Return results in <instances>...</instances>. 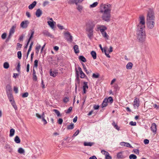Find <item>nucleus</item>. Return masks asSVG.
<instances>
[{"label": "nucleus", "instance_id": "1", "mask_svg": "<svg viewBox=\"0 0 159 159\" xmlns=\"http://www.w3.org/2000/svg\"><path fill=\"white\" fill-rule=\"evenodd\" d=\"M145 24L144 17L143 16H141L139 17V22L137 28V38L141 42H144L146 39V34L144 30Z\"/></svg>", "mask_w": 159, "mask_h": 159}, {"label": "nucleus", "instance_id": "2", "mask_svg": "<svg viewBox=\"0 0 159 159\" xmlns=\"http://www.w3.org/2000/svg\"><path fill=\"white\" fill-rule=\"evenodd\" d=\"M155 16L154 11L150 9L148 11L146 23L148 27L150 29H152L155 24Z\"/></svg>", "mask_w": 159, "mask_h": 159}, {"label": "nucleus", "instance_id": "3", "mask_svg": "<svg viewBox=\"0 0 159 159\" xmlns=\"http://www.w3.org/2000/svg\"><path fill=\"white\" fill-rule=\"evenodd\" d=\"M111 5L110 4H102L100 6V12L101 13L111 12Z\"/></svg>", "mask_w": 159, "mask_h": 159}, {"label": "nucleus", "instance_id": "4", "mask_svg": "<svg viewBox=\"0 0 159 159\" xmlns=\"http://www.w3.org/2000/svg\"><path fill=\"white\" fill-rule=\"evenodd\" d=\"M102 13L101 18L102 19L107 22H109L110 21L111 17V12H104Z\"/></svg>", "mask_w": 159, "mask_h": 159}, {"label": "nucleus", "instance_id": "5", "mask_svg": "<svg viewBox=\"0 0 159 159\" xmlns=\"http://www.w3.org/2000/svg\"><path fill=\"white\" fill-rule=\"evenodd\" d=\"M64 35L66 38V39L67 41L69 42H71L73 41V37L71 35L70 33L69 32H66L64 33Z\"/></svg>", "mask_w": 159, "mask_h": 159}, {"label": "nucleus", "instance_id": "6", "mask_svg": "<svg viewBox=\"0 0 159 159\" xmlns=\"http://www.w3.org/2000/svg\"><path fill=\"white\" fill-rule=\"evenodd\" d=\"M29 23L28 20H25L22 21L20 24V27L23 29L26 28Z\"/></svg>", "mask_w": 159, "mask_h": 159}, {"label": "nucleus", "instance_id": "7", "mask_svg": "<svg viewBox=\"0 0 159 159\" xmlns=\"http://www.w3.org/2000/svg\"><path fill=\"white\" fill-rule=\"evenodd\" d=\"M151 129L154 134H155L157 131V125L155 123H153L152 124Z\"/></svg>", "mask_w": 159, "mask_h": 159}, {"label": "nucleus", "instance_id": "8", "mask_svg": "<svg viewBox=\"0 0 159 159\" xmlns=\"http://www.w3.org/2000/svg\"><path fill=\"white\" fill-rule=\"evenodd\" d=\"M16 25H14L10 29L9 33V37L10 38L11 36L14 34L15 32V29L16 28Z\"/></svg>", "mask_w": 159, "mask_h": 159}, {"label": "nucleus", "instance_id": "9", "mask_svg": "<svg viewBox=\"0 0 159 159\" xmlns=\"http://www.w3.org/2000/svg\"><path fill=\"white\" fill-rule=\"evenodd\" d=\"M123 151L118 152L116 155L118 159H123L126 157V156L123 155Z\"/></svg>", "mask_w": 159, "mask_h": 159}, {"label": "nucleus", "instance_id": "10", "mask_svg": "<svg viewBox=\"0 0 159 159\" xmlns=\"http://www.w3.org/2000/svg\"><path fill=\"white\" fill-rule=\"evenodd\" d=\"M43 34L46 36L49 37L51 38H54V36L50 33L48 31L45 30L43 31Z\"/></svg>", "mask_w": 159, "mask_h": 159}, {"label": "nucleus", "instance_id": "11", "mask_svg": "<svg viewBox=\"0 0 159 159\" xmlns=\"http://www.w3.org/2000/svg\"><path fill=\"white\" fill-rule=\"evenodd\" d=\"M94 26L92 25H89L86 28V31L87 33L93 32V29Z\"/></svg>", "mask_w": 159, "mask_h": 159}, {"label": "nucleus", "instance_id": "12", "mask_svg": "<svg viewBox=\"0 0 159 159\" xmlns=\"http://www.w3.org/2000/svg\"><path fill=\"white\" fill-rule=\"evenodd\" d=\"M134 107H138L139 105V98H135L134 100Z\"/></svg>", "mask_w": 159, "mask_h": 159}, {"label": "nucleus", "instance_id": "13", "mask_svg": "<svg viewBox=\"0 0 159 159\" xmlns=\"http://www.w3.org/2000/svg\"><path fill=\"white\" fill-rule=\"evenodd\" d=\"M83 0H70L69 3L70 4L75 3L77 4L78 3H80L82 2Z\"/></svg>", "mask_w": 159, "mask_h": 159}, {"label": "nucleus", "instance_id": "14", "mask_svg": "<svg viewBox=\"0 0 159 159\" xmlns=\"http://www.w3.org/2000/svg\"><path fill=\"white\" fill-rule=\"evenodd\" d=\"M58 74V72L56 71H52V70H50V75L54 77H55Z\"/></svg>", "mask_w": 159, "mask_h": 159}, {"label": "nucleus", "instance_id": "15", "mask_svg": "<svg viewBox=\"0 0 159 159\" xmlns=\"http://www.w3.org/2000/svg\"><path fill=\"white\" fill-rule=\"evenodd\" d=\"M42 14V11L39 9H38L35 12L36 16L38 17H39Z\"/></svg>", "mask_w": 159, "mask_h": 159}, {"label": "nucleus", "instance_id": "16", "mask_svg": "<svg viewBox=\"0 0 159 159\" xmlns=\"http://www.w3.org/2000/svg\"><path fill=\"white\" fill-rule=\"evenodd\" d=\"M5 148L9 152H11L12 151V149L11 148L10 145L8 144H6Z\"/></svg>", "mask_w": 159, "mask_h": 159}, {"label": "nucleus", "instance_id": "17", "mask_svg": "<svg viewBox=\"0 0 159 159\" xmlns=\"http://www.w3.org/2000/svg\"><path fill=\"white\" fill-rule=\"evenodd\" d=\"M7 96L8 97V98L9 99V100L10 102H12L14 101L13 98V96L12 94L11 93H8L7 94Z\"/></svg>", "mask_w": 159, "mask_h": 159}, {"label": "nucleus", "instance_id": "18", "mask_svg": "<svg viewBox=\"0 0 159 159\" xmlns=\"http://www.w3.org/2000/svg\"><path fill=\"white\" fill-rule=\"evenodd\" d=\"M37 3V2L36 1H34L33 2V3L29 5L28 7V8L30 9H33L34 7L36 6Z\"/></svg>", "mask_w": 159, "mask_h": 159}, {"label": "nucleus", "instance_id": "19", "mask_svg": "<svg viewBox=\"0 0 159 159\" xmlns=\"http://www.w3.org/2000/svg\"><path fill=\"white\" fill-rule=\"evenodd\" d=\"M48 25L52 29H53L54 28V24H56V22L54 21H48Z\"/></svg>", "mask_w": 159, "mask_h": 159}, {"label": "nucleus", "instance_id": "20", "mask_svg": "<svg viewBox=\"0 0 159 159\" xmlns=\"http://www.w3.org/2000/svg\"><path fill=\"white\" fill-rule=\"evenodd\" d=\"M99 30L101 33H103L105 32V31L107 30V28L103 25H102L99 28Z\"/></svg>", "mask_w": 159, "mask_h": 159}, {"label": "nucleus", "instance_id": "21", "mask_svg": "<svg viewBox=\"0 0 159 159\" xmlns=\"http://www.w3.org/2000/svg\"><path fill=\"white\" fill-rule=\"evenodd\" d=\"M133 64L131 62H129L128 63L126 66V68L127 69L130 70L132 68Z\"/></svg>", "mask_w": 159, "mask_h": 159}, {"label": "nucleus", "instance_id": "22", "mask_svg": "<svg viewBox=\"0 0 159 159\" xmlns=\"http://www.w3.org/2000/svg\"><path fill=\"white\" fill-rule=\"evenodd\" d=\"M107 100H106V98H105L102 103V107H106L107 105Z\"/></svg>", "mask_w": 159, "mask_h": 159}, {"label": "nucleus", "instance_id": "23", "mask_svg": "<svg viewBox=\"0 0 159 159\" xmlns=\"http://www.w3.org/2000/svg\"><path fill=\"white\" fill-rule=\"evenodd\" d=\"M74 49L75 53H78L79 52L78 46L77 45H75L74 46Z\"/></svg>", "mask_w": 159, "mask_h": 159}, {"label": "nucleus", "instance_id": "24", "mask_svg": "<svg viewBox=\"0 0 159 159\" xmlns=\"http://www.w3.org/2000/svg\"><path fill=\"white\" fill-rule=\"evenodd\" d=\"M15 142L17 143H19L20 142V140L18 136H16L14 138Z\"/></svg>", "mask_w": 159, "mask_h": 159}, {"label": "nucleus", "instance_id": "25", "mask_svg": "<svg viewBox=\"0 0 159 159\" xmlns=\"http://www.w3.org/2000/svg\"><path fill=\"white\" fill-rule=\"evenodd\" d=\"M10 133L9 136L10 137L13 136L15 133V129H11L10 131Z\"/></svg>", "mask_w": 159, "mask_h": 159}, {"label": "nucleus", "instance_id": "26", "mask_svg": "<svg viewBox=\"0 0 159 159\" xmlns=\"http://www.w3.org/2000/svg\"><path fill=\"white\" fill-rule=\"evenodd\" d=\"M94 143L90 142H84V146H91Z\"/></svg>", "mask_w": 159, "mask_h": 159}, {"label": "nucleus", "instance_id": "27", "mask_svg": "<svg viewBox=\"0 0 159 159\" xmlns=\"http://www.w3.org/2000/svg\"><path fill=\"white\" fill-rule=\"evenodd\" d=\"M91 54L93 59H95L96 58V53L94 51H92L91 52Z\"/></svg>", "mask_w": 159, "mask_h": 159}, {"label": "nucleus", "instance_id": "28", "mask_svg": "<svg viewBox=\"0 0 159 159\" xmlns=\"http://www.w3.org/2000/svg\"><path fill=\"white\" fill-rule=\"evenodd\" d=\"M79 59L80 60L83 62H85L86 61L85 58L82 56H80L79 57Z\"/></svg>", "mask_w": 159, "mask_h": 159}, {"label": "nucleus", "instance_id": "29", "mask_svg": "<svg viewBox=\"0 0 159 159\" xmlns=\"http://www.w3.org/2000/svg\"><path fill=\"white\" fill-rule=\"evenodd\" d=\"M12 106L14 107L15 110H16L17 109V106L16 105V103L15 102V101H14L12 102H11Z\"/></svg>", "mask_w": 159, "mask_h": 159}, {"label": "nucleus", "instance_id": "30", "mask_svg": "<svg viewBox=\"0 0 159 159\" xmlns=\"http://www.w3.org/2000/svg\"><path fill=\"white\" fill-rule=\"evenodd\" d=\"M9 65L8 62H6L3 64V67L6 69L8 68L9 67Z\"/></svg>", "mask_w": 159, "mask_h": 159}, {"label": "nucleus", "instance_id": "31", "mask_svg": "<svg viewBox=\"0 0 159 159\" xmlns=\"http://www.w3.org/2000/svg\"><path fill=\"white\" fill-rule=\"evenodd\" d=\"M74 128V124L72 123L70 125H68L67 128L68 129H72Z\"/></svg>", "mask_w": 159, "mask_h": 159}, {"label": "nucleus", "instance_id": "32", "mask_svg": "<svg viewBox=\"0 0 159 159\" xmlns=\"http://www.w3.org/2000/svg\"><path fill=\"white\" fill-rule=\"evenodd\" d=\"M102 34L103 37L106 39H108L109 36L107 34V33L106 32H105L103 33H102Z\"/></svg>", "mask_w": 159, "mask_h": 159}, {"label": "nucleus", "instance_id": "33", "mask_svg": "<svg viewBox=\"0 0 159 159\" xmlns=\"http://www.w3.org/2000/svg\"><path fill=\"white\" fill-rule=\"evenodd\" d=\"M98 4V3L97 2H94L92 4L90 5L89 6L90 8H93L95 7Z\"/></svg>", "mask_w": 159, "mask_h": 159}, {"label": "nucleus", "instance_id": "34", "mask_svg": "<svg viewBox=\"0 0 159 159\" xmlns=\"http://www.w3.org/2000/svg\"><path fill=\"white\" fill-rule=\"evenodd\" d=\"M33 79L34 80H37V77L36 75V72L34 70V69H33Z\"/></svg>", "mask_w": 159, "mask_h": 159}, {"label": "nucleus", "instance_id": "35", "mask_svg": "<svg viewBox=\"0 0 159 159\" xmlns=\"http://www.w3.org/2000/svg\"><path fill=\"white\" fill-rule=\"evenodd\" d=\"M18 152L20 154H22L25 152L24 149L22 148H19L18 150Z\"/></svg>", "mask_w": 159, "mask_h": 159}, {"label": "nucleus", "instance_id": "36", "mask_svg": "<svg viewBox=\"0 0 159 159\" xmlns=\"http://www.w3.org/2000/svg\"><path fill=\"white\" fill-rule=\"evenodd\" d=\"M112 125L114 126V127L117 130H119V128L118 127L117 125L114 122H113L112 124Z\"/></svg>", "mask_w": 159, "mask_h": 159}, {"label": "nucleus", "instance_id": "37", "mask_svg": "<svg viewBox=\"0 0 159 159\" xmlns=\"http://www.w3.org/2000/svg\"><path fill=\"white\" fill-rule=\"evenodd\" d=\"M34 34V30H32L31 31V35L28 41H30L31 39L33 38Z\"/></svg>", "mask_w": 159, "mask_h": 159}, {"label": "nucleus", "instance_id": "38", "mask_svg": "<svg viewBox=\"0 0 159 159\" xmlns=\"http://www.w3.org/2000/svg\"><path fill=\"white\" fill-rule=\"evenodd\" d=\"M137 158V156L133 154H131L129 156V158L130 159H136Z\"/></svg>", "mask_w": 159, "mask_h": 159}, {"label": "nucleus", "instance_id": "39", "mask_svg": "<svg viewBox=\"0 0 159 159\" xmlns=\"http://www.w3.org/2000/svg\"><path fill=\"white\" fill-rule=\"evenodd\" d=\"M99 76V75L98 73L96 74L93 73V74L92 77L93 78H98Z\"/></svg>", "mask_w": 159, "mask_h": 159}, {"label": "nucleus", "instance_id": "40", "mask_svg": "<svg viewBox=\"0 0 159 159\" xmlns=\"http://www.w3.org/2000/svg\"><path fill=\"white\" fill-rule=\"evenodd\" d=\"M53 111L56 113L58 116H61L60 112L57 109L53 110Z\"/></svg>", "mask_w": 159, "mask_h": 159}, {"label": "nucleus", "instance_id": "41", "mask_svg": "<svg viewBox=\"0 0 159 159\" xmlns=\"http://www.w3.org/2000/svg\"><path fill=\"white\" fill-rule=\"evenodd\" d=\"M72 109V107H70L67 110L65 111V112L67 114L69 113L71 111Z\"/></svg>", "mask_w": 159, "mask_h": 159}, {"label": "nucleus", "instance_id": "42", "mask_svg": "<svg viewBox=\"0 0 159 159\" xmlns=\"http://www.w3.org/2000/svg\"><path fill=\"white\" fill-rule=\"evenodd\" d=\"M106 100H107V102H109L110 103H111L113 102V99L112 97H109L108 99L106 98Z\"/></svg>", "mask_w": 159, "mask_h": 159}, {"label": "nucleus", "instance_id": "43", "mask_svg": "<svg viewBox=\"0 0 159 159\" xmlns=\"http://www.w3.org/2000/svg\"><path fill=\"white\" fill-rule=\"evenodd\" d=\"M88 88V83L86 82H84L83 89H86Z\"/></svg>", "mask_w": 159, "mask_h": 159}, {"label": "nucleus", "instance_id": "44", "mask_svg": "<svg viewBox=\"0 0 159 159\" xmlns=\"http://www.w3.org/2000/svg\"><path fill=\"white\" fill-rule=\"evenodd\" d=\"M17 57H18V58L19 59H21V56H22V54H21V52L20 51L18 52L17 53Z\"/></svg>", "mask_w": 159, "mask_h": 159}, {"label": "nucleus", "instance_id": "45", "mask_svg": "<svg viewBox=\"0 0 159 159\" xmlns=\"http://www.w3.org/2000/svg\"><path fill=\"white\" fill-rule=\"evenodd\" d=\"M22 47V45L20 43H17V47L16 48L17 50H20Z\"/></svg>", "mask_w": 159, "mask_h": 159}, {"label": "nucleus", "instance_id": "46", "mask_svg": "<svg viewBox=\"0 0 159 159\" xmlns=\"http://www.w3.org/2000/svg\"><path fill=\"white\" fill-rule=\"evenodd\" d=\"M41 46L40 45H39L38 46H37L36 48H35V50H36V52L37 53H38L39 51V49L40 48Z\"/></svg>", "mask_w": 159, "mask_h": 159}, {"label": "nucleus", "instance_id": "47", "mask_svg": "<svg viewBox=\"0 0 159 159\" xmlns=\"http://www.w3.org/2000/svg\"><path fill=\"white\" fill-rule=\"evenodd\" d=\"M38 62L37 60H36L34 61V67L37 68L38 66Z\"/></svg>", "mask_w": 159, "mask_h": 159}, {"label": "nucleus", "instance_id": "48", "mask_svg": "<svg viewBox=\"0 0 159 159\" xmlns=\"http://www.w3.org/2000/svg\"><path fill=\"white\" fill-rule=\"evenodd\" d=\"M111 157L110 156L109 153H108L106 156H105V159H111Z\"/></svg>", "mask_w": 159, "mask_h": 159}, {"label": "nucleus", "instance_id": "49", "mask_svg": "<svg viewBox=\"0 0 159 159\" xmlns=\"http://www.w3.org/2000/svg\"><path fill=\"white\" fill-rule=\"evenodd\" d=\"M80 78H84L85 76V75L84 73L82 71L80 73Z\"/></svg>", "mask_w": 159, "mask_h": 159}, {"label": "nucleus", "instance_id": "50", "mask_svg": "<svg viewBox=\"0 0 159 159\" xmlns=\"http://www.w3.org/2000/svg\"><path fill=\"white\" fill-rule=\"evenodd\" d=\"M104 51L105 52V54L107 56V57L108 58L110 57V56L109 55V53L107 52L106 51V50L105 49H104Z\"/></svg>", "mask_w": 159, "mask_h": 159}, {"label": "nucleus", "instance_id": "51", "mask_svg": "<svg viewBox=\"0 0 159 159\" xmlns=\"http://www.w3.org/2000/svg\"><path fill=\"white\" fill-rule=\"evenodd\" d=\"M69 101V99L67 97H65L63 99V101L65 103H66L68 102Z\"/></svg>", "mask_w": 159, "mask_h": 159}, {"label": "nucleus", "instance_id": "52", "mask_svg": "<svg viewBox=\"0 0 159 159\" xmlns=\"http://www.w3.org/2000/svg\"><path fill=\"white\" fill-rule=\"evenodd\" d=\"M125 146L130 148H132V146L128 143H125Z\"/></svg>", "mask_w": 159, "mask_h": 159}, {"label": "nucleus", "instance_id": "53", "mask_svg": "<svg viewBox=\"0 0 159 159\" xmlns=\"http://www.w3.org/2000/svg\"><path fill=\"white\" fill-rule=\"evenodd\" d=\"M6 36H7L6 33H4L2 34V36H1L2 38V39H5L6 38Z\"/></svg>", "mask_w": 159, "mask_h": 159}, {"label": "nucleus", "instance_id": "54", "mask_svg": "<svg viewBox=\"0 0 159 159\" xmlns=\"http://www.w3.org/2000/svg\"><path fill=\"white\" fill-rule=\"evenodd\" d=\"M83 7L81 5H78L77 7V9L79 11H81L82 10Z\"/></svg>", "mask_w": 159, "mask_h": 159}, {"label": "nucleus", "instance_id": "55", "mask_svg": "<svg viewBox=\"0 0 159 159\" xmlns=\"http://www.w3.org/2000/svg\"><path fill=\"white\" fill-rule=\"evenodd\" d=\"M93 35V32L88 33V35L89 39H91Z\"/></svg>", "mask_w": 159, "mask_h": 159}, {"label": "nucleus", "instance_id": "56", "mask_svg": "<svg viewBox=\"0 0 159 159\" xmlns=\"http://www.w3.org/2000/svg\"><path fill=\"white\" fill-rule=\"evenodd\" d=\"M63 119L61 118H59L58 120V123L59 124L61 125V124L63 122Z\"/></svg>", "mask_w": 159, "mask_h": 159}, {"label": "nucleus", "instance_id": "57", "mask_svg": "<svg viewBox=\"0 0 159 159\" xmlns=\"http://www.w3.org/2000/svg\"><path fill=\"white\" fill-rule=\"evenodd\" d=\"M79 133V130L78 129L75 132V133L73 135L72 137H75L76 136H77Z\"/></svg>", "mask_w": 159, "mask_h": 159}, {"label": "nucleus", "instance_id": "58", "mask_svg": "<svg viewBox=\"0 0 159 159\" xmlns=\"http://www.w3.org/2000/svg\"><path fill=\"white\" fill-rule=\"evenodd\" d=\"M28 93L27 92H26L23 94L22 97L23 98L26 97L28 96Z\"/></svg>", "mask_w": 159, "mask_h": 159}, {"label": "nucleus", "instance_id": "59", "mask_svg": "<svg viewBox=\"0 0 159 159\" xmlns=\"http://www.w3.org/2000/svg\"><path fill=\"white\" fill-rule=\"evenodd\" d=\"M101 152L103 154L105 155V156H106L108 153V152H107L106 151L104 150H102L101 151Z\"/></svg>", "mask_w": 159, "mask_h": 159}, {"label": "nucleus", "instance_id": "60", "mask_svg": "<svg viewBox=\"0 0 159 159\" xmlns=\"http://www.w3.org/2000/svg\"><path fill=\"white\" fill-rule=\"evenodd\" d=\"M42 121L44 122V125H45L47 123V121L45 119V117H42Z\"/></svg>", "mask_w": 159, "mask_h": 159}, {"label": "nucleus", "instance_id": "61", "mask_svg": "<svg viewBox=\"0 0 159 159\" xmlns=\"http://www.w3.org/2000/svg\"><path fill=\"white\" fill-rule=\"evenodd\" d=\"M20 63H19L17 65V67L16 68V70L18 72L20 71Z\"/></svg>", "mask_w": 159, "mask_h": 159}, {"label": "nucleus", "instance_id": "62", "mask_svg": "<svg viewBox=\"0 0 159 159\" xmlns=\"http://www.w3.org/2000/svg\"><path fill=\"white\" fill-rule=\"evenodd\" d=\"M143 142L145 144H147L149 143V140L147 139H145L144 140Z\"/></svg>", "mask_w": 159, "mask_h": 159}, {"label": "nucleus", "instance_id": "63", "mask_svg": "<svg viewBox=\"0 0 159 159\" xmlns=\"http://www.w3.org/2000/svg\"><path fill=\"white\" fill-rule=\"evenodd\" d=\"M129 124L131 125L135 126L136 125V123L135 122L131 121L129 123Z\"/></svg>", "mask_w": 159, "mask_h": 159}, {"label": "nucleus", "instance_id": "64", "mask_svg": "<svg viewBox=\"0 0 159 159\" xmlns=\"http://www.w3.org/2000/svg\"><path fill=\"white\" fill-rule=\"evenodd\" d=\"M57 26L60 30H62L64 29L63 27L62 26H61L59 24L57 25Z\"/></svg>", "mask_w": 159, "mask_h": 159}]
</instances>
